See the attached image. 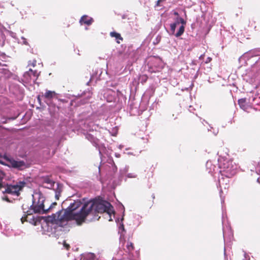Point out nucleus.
<instances>
[{
	"label": "nucleus",
	"instance_id": "nucleus-1",
	"mask_svg": "<svg viewBox=\"0 0 260 260\" xmlns=\"http://www.w3.org/2000/svg\"><path fill=\"white\" fill-rule=\"evenodd\" d=\"M82 204L81 201H75L66 210L59 211L56 214L48 216L46 218L45 220L47 222L55 224L61 227L67 225L69 221L72 220H76L77 224L80 225L84 221L88 215L87 207L89 205L87 203H85L79 212L74 213V211L80 207Z\"/></svg>",
	"mask_w": 260,
	"mask_h": 260
},
{
	"label": "nucleus",
	"instance_id": "nucleus-2",
	"mask_svg": "<svg viewBox=\"0 0 260 260\" xmlns=\"http://www.w3.org/2000/svg\"><path fill=\"white\" fill-rule=\"evenodd\" d=\"M56 205L57 204L55 202L50 204L49 201L46 200L42 193L36 194L35 197L33 196L32 204L29 210H26L28 207L27 205H26L25 204L22 205V209L26 214L21 218L22 223L29 220V222L32 225H38L40 223L41 219L43 217L41 216L35 217L32 216L31 218H29L28 216L32 215L33 213L46 214Z\"/></svg>",
	"mask_w": 260,
	"mask_h": 260
},
{
	"label": "nucleus",
	"instance_id": "nucleus-3",
	"mask_svg": "<svg viewBox=\"0 0 260 260\" xmlns=\"http://www.w3.org/2000/svg\"><path fill=\"white\" fill-rule=\"evenodd\" d=\"M87 204L89 205L87 207V213L88 215L92 213L95 214L96 213H107L111 217V215L112 213H114L113 207L112 205L108 202L102 201V202H89Z\"/></svg>",
	"mask_w": 260,
	"mask_h": 260
},
{
	"label": "nucleus",
	"instance_id": "nucleus-4",
	"mask_svg": "<svg viewBox=\"0 0 260 260\" xmlns=\"http://www.w3.org/2000/svg\"><path fill=\"white\" fill-rule=\"evenodd\" d=\"M219 168L222 177L219 179V183L220 186H221L223 185V176L228 178L233 177L237 173V166L232 160L224 159L222 161L220 162Z\"/></svg>",
	"mask_w": 260,
	"mask_h": 260
},
{
	"label": "nucleus",
	"instance_id": "nucleus-5",
	"mask_svg": "<svg viewBox=\"0 0 260 260\" xmlns=\"http://www.w3.org/2000/svg\"><path fill=\"white\" fill-rule=\"evenodd\" d=\"M26 184L24 181H15L10 184H7L4 186V190L3 189L2 192L19 196L20 191L23 189Z\"/></svg>",
	"mask_w": 260,
	"mask_h": 260
},
{
	"label": "nucleus",
	"instance_id": "nucleus-6",
	"mask_svg": "<svg viewBox=\"0 0 260 260\" xmlns=\"http://www.w3.org/2000/svg\"><path fill=\"white\" fill-rule=\"evenodd\" d=\"M26 184L24 181H15L10 184H7L4 186V190L3 189L2 192L19 196L20 191L23 189Z\"/></svg>",
	"mask_w": 260,
	"mask_h": 260
},
{
	"label": "nucleus",
	"instance_id": "nucleus-7",
	"mask_svg": "<svg viewBox=\"0 0 260 260\" xmlns=\"http://www.w3.org/2000/svg\"><path fill=\"white\" fill-rule=\"evenodd\" d=\"M239 62L241 65H260V57L247 52L239 58Z\"/></svg>",
	"mask_w": 260,
	"mask_h": 260
},
{
	"label": "nucleus",
	"instance_id": "nucleus-8",
	"mask_svg": "<svg viewBox=\"0 0 260 260\" xmlns=\"http://www.w3.org/2000/svg\"><path fill=\"white\" fill-rule=\"evenodd\" d=\"M186 21L184 20L182 18L177 17L176 18L175 22L171 24L170 28L173 33L175 32L176 27L181 24V25L179 26L178 31L175 34V36L176 37L181 36L184 33L185 25H186Z\"/></svg>",
	"mask_w": 260,
	"mask_h": 260
},
{
	"label": "nucleus",
	"instance_id": "nucleus-9",
	"mask_svg": "<svg viewBox=\"0 0 260 260\" xmlns=\"http://www.w3.org/2000/svg\"><path fill=\"white\" fill-rule=\"evenodd\" d=\"M4 158L9 163V164L7 165L8 166L18 170L22 171L28 167L26 163L23 160H15L13 158H9L6 154H5Z\"/></svg>",
	"mask_w": 260,
	"mask_h": 260
},
{
	"label": "nucleus",
	"instance_id": "nucleus-10",
	"mask_svg": "<svg viewBox=\"0 0 260 260\" xmlns=\"http://www.w3.org/2000/svg\"><path fill=\"white\" fill-rule=\"evenodd\" d=\"M92 95V92L90 90H86L84 91L79 96L81 98V104H85L89 102Z\"/></svg>",
	"mask_w": 260,
	"mask_h": 260
},
{
	"label": "nucleus",
	"instance_id": "nucleus-11",
	"mask_svg": "<svg viewBox=\"0 0 260 260\" xmlns=\"http://www.w3.org/2000/svg\"><path fill=\"white\" fill-rule=\"evenodd\" d=\"M58 94L54 91L46 90L45 93L42 95V97L49 101L53 98L58 99Z\"/></svg>",
	"mask_w": 260,
	"mask_h": 260
},
{
	"label": "nucleus",
	"instance_id": "nucleus-12",
	"mask_svg": "<svg viewBox=\"0 0 260 260\" xmlns=\"http://www.w3.org/2000/svg\"><path fill=\"white\" fill-rule=\"evenodd\" d=\"M93 22V18L86 15L82 16L79 20V23L81 25L86 24L89 26Z\"/></svg>",
	"mask_w": 260,
	"mask_h": 260
},
{
	"label": "nucleus",
	"instance_id": "nucleus-13",
	"mask_svg": "<svg viewBox=\"0 0 260 260\" xmlns=\"http://www.w3.org/2000/svg\"><path fill=\"white\" fill-rule=\"evenodd\" d=\"M43 184L45 187L52 188L54 186L55 182L48 178H46L44 179Z\"/></svg>",
	"mask_w": 260,
	"mask_h": 260
},
{
	"label": "nucleus",
	"instance_id": "nucleus-14",
	"mask_svg": "<svg viewBox=\"0 0 260 260\" xmlns=\"http://www.w3.org/2000/svg\"><path fill=\"white\" fill-rule=\"evenodd\" d=\"M238 103L240 107L244 110H246L247 108V100L246 98H242L238 101Z\"/></svg>",
	"mask_w": 260,
	"mask_h": 260
},
{
	"label": "nucleus",
	"instance_id": "nucleus-15",
	"mask_svg": "<svg viewBox=\"0 0 260 260\" xmlns=\"http://www.w3.org/2000/svg\"><path fill=\"white\" fill-rule=\"evenodd\" d=\"M110 36L112 38H115L116 42L118 44L120 43V41H122L123 39L121 37L120 34L115 31H112L110 33Z\"/></svg>",
	"mask_w": 260,
	"mask_h": 260
},
{
	"label": "nucleus",
	"instance_id": "nucleus-16",
	"mask_svg": "<svg viewBox=\"0 0 260 260\" xmlns=\"http://www.w3.org/2000/svg\"><path fill=\"white\" fill-rule=\"evenodd\" d=\"M135 249L134 244L131 241H127L126 245V252L131 253Z\"/></svg>",
	"mask_w": 260,
	"mask_h": 260
},
{
	"label": "nucleus",
	"instance_id": "nucleus-17",
	"mask_svg": "<svg viewBox=\"0 0 260 260\" xmlns=\"http://www.w3.org/2000/svg\"><path fill=\"white\" fill-rule=\"evenodd\" d=\"M57 187L54 189L55 190V198L57 200L59 199V198L60 197V193L62 191V188L61 186H59V185L57 183Z\"/></svg>",
	"mask_w": 260,
	"mask_h": 260
},
{
	"label": "nucleus",
	"instance_id": "nucleus-18",
	"mask_svg": "<svg viewBox=\"0 0 260 260\" xmlns=\"http://www.w3.org/2000/svg\"><path fill=\"white\" fill-rule=\"evenodd\" d=\"M5 173L3 172H0V190H3L4 185L2 184L3 180L5 177Z\"/></svg>",
	"mask_w": 260,
	"mask_h": 260
},
{
	"label": "nucleus",
	"instance_id": "nucleus-19",
	"mask_svg": "<svg viewBox=\"0 0 260 260\" xmlns=\"http://www.w3.org/2000/svg\"><path fill=\"white\" fill-rule=\"evenodd\" d=\"M27 73L30 76H31V75H32L34 77H36L38 76V72L36 70L34 71L32 69H29Z\"/></svg>",
	"mask_w": 260,
	"mask_h": 260
},
{
	"label": "nucleus",
	"instance_id": "nucleus-20",
	"mask_svg": "<svg viewBox=\"0 0 260 260\" xmlns=\"http://www.w3.org/2000/svg\"><path fill=\"white\" fill-rule=\"evenodd\" d=\"M38 63V65H40L41 63L37 62V61L35 59H33L32 60H29L28 62V65H36V64Z\"/></svg>",
	"mask_w": 260,
	"mask_h": 260
},
{
	"label": "nucleus",
	"instance_id": "nucleus-21",
	"mask_svg": "<svg viewBox=\"0 0 260 260\" xmlns=\"http://www.w3.org/2000/svg\"><path fill=\"white\" fill-rule=\"evenodd\" d=\"M255 164V170L257 172L260 173V161H254Z\"/></svg>",
	"mask_w": 260,
	"mask_h": 260
},
{
	"label": "nucleus",
	"instance_id": "nucleus-22",
	"mask_svg": "<svg viewBox=\"0 0 260 260\" xmlns=\"http://www.w3.org/2000/svg\"><path fill=\"white\" fill-rule=\"evenodd\" d=\"M4 155H2V154H0V164H2V165H5L4 162L3 161V159H4Z\"/></svg>",
	"mask_w": 260,
	"mask_h": 260
},
{
	"label": "nucleus",
	"instance_id": "nucleus-23",
	"mask_svg": "<svg viewBox=\"0 0 260 260\" xmlns=\"http://www.w3.org/2000/svg\"><path fill=\"white\" fill-rule=\"evenodd\" d=\"M21 39L23 40V44L26 45H28V43L27 42L26 39L24 37H22Z\"/></svg>",
	"mask_w": 260,
	"mask_h": 260
},
{
	"label": "nucleus",
	"instance_id": "nucleus-24",
	"mask_svg": "<svg viewBox=\"0 0 260 260\" xmlns=\"http://www.w3.org/2000/svg\"><path fill=\"white\" fill-rule=\"evenodd\" d=\"M63 246L67 250H69L70 247V245L66 243V242H64Z\"/></svg>",
	"mask_w": 260,
	"mask_h": 260
},
{
	"label": "nucleus",
	"instance_id": "nucleus-25",
	"mask_svg": "<svg viewBox=\"0 0 260 260\" xmlns=\"http://www.w3.org/2000/svg\"><path fill=\"white\" fill-rule=\"evenodd\" d=\"M42 98H43L42 97V95H39L37 96V100H38V102H39V103H40V104H41V102Z\"/></svg>",
	"mask_w": 260,
	"mask_h": 260
},
{
	"label": "nucleus",
	"instance_id": "nucleus-26",
	"mask_svg": "<svg viewBox=\"0 0 260 260\" xmlns=\"http://www.w3.org/2000/svg\"><path fill=\"white\" fill-rule=\"evenodd\" d=\"M10 35L12 37H13V38H15L16 34H15L14 32H12V31H10Z\"/></svg>",
	"mask_w": 260,
	"mask_h": 260
},
{
	"label": "nucleus",
	"instance_id": "nucleus-27",
	"mask_svg": "<svg viewBox=\"0 0 260 260\" xmlns=\"http://www.w3.org/2000/svg\"><path fill=\"white\" fill-rule=\"evenodd\" d=\"M211 60V58L210 57H208L207 58V59H206V60L205 61V63H208L209 62H210Z\"/></svg>",
	"mask_w": 260,
	"mask_h": 260
},
{
	"label": "nucleus",
	"instance_id": "nucleus-28",
	"mask_svg": "<svg viewBox=\"0 0 260 260\" xmlns=\"http://www.w3.org/2000/svg\"><path fill=\"white\" fill-rule=\"evenodd\" d=\"M3 199L4 200H5L8 202H10V201L8 197H5L3 198Z\"/></svg>",
	"mask_w": 260,
	"mask_h": 260
},
{
	"label": "nucleus",
	"instance_id": "nucleus-29",
	"mask_svg": "<svg viewBox=\"0 0 260 260\" xmlns=\"http://www.w3.org/2000/svg\"><path fill=\"white\" fill-rule=\"evenodd\" d=\"M164 1H165V0H158V1H157V3H156V6H156V7L158 6H159V3H160L161 2Z\"/></svg>",
	"mask_w": 260,
	"mask_h": 260
},
{
	"label": "nucleus",
	"instance_id": "nucleus-30",
	"mask_svg": "<svg viewBox=\"0 0 260 260\" xmlns=\"http://www.w3.org/2000/svg\"><path fill=\"white\" fill-rule=\"evenodd\" d=\"M59 101H61L62 103H66L67 101L65 100L58 99Z\"/></svg>",
	"mask_w": 260,
	"mask_h": 260
},
{
	"label": "nucleus",
	"instance_id": "nucleus-31",
	"mask_svg": "<svg viewBox=\"0 0 260 260\" xmlns=\"http://www.w3.org/2000/svg\"><path fill=\"white\" fill-rule=\"evenodd\" d=\"M204 56H205V55H201V56H200V59H203V58L204 57Z\"/></svg>",
	"mask_w": 260,
	"mask_h": 260
},
{
	"label": "nucleus",
	"instance_id": "nucleus-32",
	"mask_svg": "<svg viewBox=\"0 0 260 260\" xmlns=\"http://www.w3.org/2000/svg\"><path fill=\"white\" fill-rule=\"evenodd\" d=\"M2 40H3V41H5V37H2ZM4 41L3 42L2 45L4 44Z\"/></svg>",
	"mask_w": 260,
	"mask_h": 260
},
{
	"label": "nucleus",
	"instance_id": "nucleus-33",
	"mask_svg": "<svg viewBox=\"0 0 260 260\" xmlns=\"http://www.w3.org/2000/svg\"><path fill=\"white\" fill-rule=\"evenodd\" d=\"M229 180H228V183H225V186H227L228 187H229Z\"/></svg>",
	"mask_w": 260,
	"mask_h": 260
},
{
	"label": "nucleus",
	"instance_id": "nucleus-34",
	"mask_svg": "<svg viewBox=\"0 0 260 260\" xmlns=\"http://www.w3.org/2000/svg\"><path fill=\"white\" fill-rule=\"evenodd\" d=\"M174 15L176 16H178V13L176 12H174Z\"/></svg>",
	"mask_w": 260,
	"mask_h": 260
},
{
	"label": "nucleus",
	"instance_id": "nucleus-35",
	"mask_svg": "<svg viewBox=\"0 0 260 260\" xmlns=\"http://www.w3.org/2000/svg\"><path fill=\"white\" fill-rule=\"evenodd\" d=\"M154 198H155V196H154V194H152V199L153 200H154Z\"/></svg>",
	"mask_w": 260,
	"mask_h": 260
},
{
	"label": "nucleus",
	"instance_id": "nucleus-36",
	"mask_svg": "<svg viewBox=\"0 0 260 260\" xmlns=\"http://www.w3.org/2000/svg\"><path fill=\"white\" fill-rule=\"evenodd\" d=\"M257 181L260 183V178L257 179Z\"/></svg>",
	"mask_w": 260,
	"mask_h": 260
},
{
	"label": "nucleus",
	"instance_id": "nucleus-37",
	"mask_svg": "<svg viewBox=\"0 0 260 260\" xmlns=\"http://www.w3.org/2000/svg\"><path fill=\"white\" fill-rule=\"evenodd\" d=\"M210 163V162H207V166H208Z\"/></svg>",
	"mask_w": 260,
	"mask_h": 260
},
{
	"label": "nucleus",
	"instance_id": "nucleus-38",
	"mask_svg": "<svg viewBox=\"0 0 260 260\" xmlns=\"http://www.w3.org/2000/svg\"><path fill=\"white\" fill-rule=\"evenodd\" d=\"M0 65H6L5 64H2L1 63H0Z\"/></svg>",
	"mask_w": 260,
	"mask_h": 260
}]
</instances>
